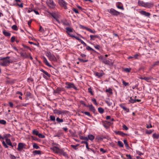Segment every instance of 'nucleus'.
<instances>
[{"mask_svg": "<svg viewBox=\"0 0 159 159\" xmlns=\"http://www.w3.org/2000/svg\"><path fill=\"white\" fill-rule=\"evenodd\" d=\"M39 31L42 32H44V30L41 26H40Z\"/></svg>", "mask_w": 159, "mask_h": 159, "instance_id": "603ef678", "label": "nucleus"}, {"mask_svg": "<svg viewBox=\"0 0 159 159\" xmlns=\"http://www.w3.org/2000/svg\"><path fill=\"white\" fill-rule=\"evenodd\" d=\"M152 137L154 139H158L159 137V135L156 133H154L152 135Z\"/></svg>", "mask_w": 159, "mask_h": 159, "instance_id": "bb28decb", "label": "nucleus"}, {"mask_svg": "<svg viewBox=\"0 0 159 159\" xmlns=\"http://www.w3.org/2000/svg\"><path fill=\"white\" fill-rule=\"evenodd\" d=\"M92 101L93 102L94 104L96 105H98V103L96 102V99L94 98V99H92Z\"/></svg>", "mask_w": 159, "mask_h": 159, "instance_id": "052dcab7", "label": "nucleus"}, {"mask_svg": "<svg viewBox=\"0 0 159 159\" xmlns=\"http://www.w3.org/2000/svg\"><path fill=\"white\" fill-rule=\"evenodd\" d=\"M78 59L81 62H86L88 61V60H83L82 59L79 58Z\"/></svg>", "mask_w": 159, "mask_h": 159, "instance_id": "864d4df0", "label": "nucleus"}, {"mask_svg": "<svg viewBox=\"0 0 159 159\" xmlns=\"http://www.w3.org/2000/svg\"><path fill=\"white\" fill-rule=\"evenodd\" d=\"M100 150L101 152H102L103 153H104L106 152V150H104L103 148H100Z\"/></svg>", "mask_w": 159, "mask_h": 159, "instance_id": "69168bd1", "label": "nucleus"}, {"mask_svg": "<svg viewBox=\"0 0 159 159\" xmlns=\"http://www.w3.org/2000/svg\"><path fill=\"white\" fill-rule=\"evenodd\" d=\"M139 13L145 16H146L149 17L150 14L149 12H147L145 11H141L139 12Z\"/></svg>", "mask_w": 159, "mask_h": 159, "instance_id": "9d476101", "label": "nucleus"}, {"mask_svg": "<svg viewBox=\"0 0 159 159\" xmlns=\"http://www.w3.org/2000/svg\"><path fill=\"white\" fill-rule=\"evenodd\" d=\"M64 90V89L62 88H58L54 90V92L55 93H60L62 91Z\"/></svg>", "mask_w": 159, "mask_h": 159, "instance_id": "9b49d317", "label": "nucleus"}, {"mask_svg": "<svg viewBox=\"0 0 159 159\" xmlns=\"http://www.w3.org/2000/svg\"><path fill=\"white\" fill-rule=\"evenodd\" d=\"M106 92H108L109 93H112V90L111 89H107L106 90Z\"/></svg>", "mask_w": 159, "mask_h": 159, "instance_id": "13d9d810", "label": "nucleus"}, {"mask_svg": "<svg viewBox=\"0 0 159 159\" xmlns=\"http://www.w3.org/2000/svg\"><path fill=\"white\" fill-rule=\"evenodd\" d=\"M98 110L99 112L100 113L102 114L104 112V109L101 107L98 108Z\"/></svg>", "mask_w": 159, "mask_h": 159, "instance_id": "c756f323", "label": "nucleus"}, {"mask_svg": "<svg viewBox=\"0 0 159 159\" xmlns=\"http://www.w3.org/2000/svg\"><path fill=\"white\" fill-rule=\"evenodd\" d=\"M33 153L35 154H40L41 153V151L39 150H35L33 151Z\"/></svg>", "mask_w": 159, "mask_h": 159, "instance_id": "473e14b6", "label": "nucleus"}, {"mask_svg": "<svg viewBox=\"0 0 159 159\" xmlns=\"http://www.w3.org/2000/svg\"><path fill=\"white\" fill-rule=\"evenodd\" d=\"M109 13L112 15L116 16H117L120 15V12L115 10L113 9H111L109 11Z\"/></svg>", "mask_w": 159, "mask_h": 159, "instance_id": "423d86ee", "label": "nucleus"}, {"mask_svg": "<svg viewBox=\"0 0 159 159\" xmlns=\"http://www.w3.org/2000/svg\"><path fill=\"white\" fill-rule=\"evenodd\" d=\"M56 120L58 122H63V119H60L59 117H57V118Z\"/></svg>", "mask_w": 159, "mask_h": 159, "instance_id": "ea45409f", "label": "nucleus"}, {"mask_svg": "<svg viewBox=\"0 0 159 159\" xmlns=\"http://www.w3.org/2000/svg\"><path fill=\"white\" fill-rule=\"evenodd\" d=\"M66 84L67 85L66 88L67 89L73 88L75 90H77V88L75 86L74 84L73 83H70L69 82H66Z\"/></svg>", "mask_w": 159, "mask_h": 159, "instance_id": "7ed1b4c3", "label": "nucleus"}, {"mask_svg": "<svg viewBox=\"0 0 159 159\" xmlns=\"http://www.w3.org/2000/svg\"><path fill=\"white\" fill-rule=\"evenodd\" d=\"M59 3L60 6L63 7L64 9H66L67 8L66 4L63 0H59Z\"/></svg>", "mask_w": 159, "mask_h": 159, "instance_id": "6e6552de", "label": "nucleus"}, {"mask_svg": "<svg viewBox=\"0 0 159 159\" xmlns=\"http://www.w3.org/2000/svg\"><path fill=\"white\" fill-rule=\"evenodd\" d=\"M122 83L125 86H127L129 85V84L128 83L126 82L124 80H122Z\"/></svg>", "mask_w": 159, "mask_h": 159, "instance_id": "a18cd8bd", "label": "nucleus"}, {"mask_svg": "<svg viewBox=\"0 0 159 159\" xmlns=\"http://www.w3.org/2000/svg\"><path fill=\"white\" fill-rule=\"evenodd\" d=\"M80 138L81 140H84L88 141V139L87 137H84L83 136H80Z\"/></svg>", "mask_w": 159, "mask_h": 159, "instance_id": "c85d7f7f", "label": "nucleus"}, {"mask_svg": "<svg viewBox=\"0 0 159 159\" xmlns=\"http://www.w3.org/2000/svg\"><path fill=\"white\" fill-rule=\"evenodd\" d=\"M33 134L34 135H35L38 136L39 133L38 131L37 130H34L33 131Z\"/></svg>", "mask_w": 159, "mask_h": 159, "instance_id": "2f4dec72", "label": "nucleus"}, {"mask_svg": "<svg viewBox=\"0 0 159 159\" xmlns=\"http://www.w3.org/2000/svg\"><path fill=\"white\" fill-rule=\"evenodd\" d=\"M20 55L21 56L24 58H27L28 57V56L25 53H21Z\"/></svg>", "mask_w": 159, "mask_h": 159, "instance_id": "7c9ffc66", "label": "nucleus"}, {"mask_svg": "<svg viewBox=\"0 0 159 159\" xmlns=\"http://www.w3.org/2000/svg\"><path fill=\"white\" fill-rule=\"evenodd\" d=\"M38 136L39 137L42 138H43L45 137L44 135L42 134H41L39 133Z\"/></svg>", "mask_w": 159, "mask_h": 159, "instance_id": "3c124183", "label": "nucleus"}, {"mask_svg": "<svg viewBox=\"0 0 159 159\" xmlns=\"http://www.w3.org/2000/svg\"><path fill=\"white\" fill-rule=\"evenodd\" d=\"M85 28V29L86 30L88 31H89L91 33L95 34L96 33V31H95V30H91V29L88 28L87 27H84Z\"/></svg>", "mask_w": 159, "mask_h": 159, "instance_id": "b1692460", "label": "nucleus"}, {"mask_svg": "<svg viewBox=\"0 0 159 159\" xmlns=\"http://www.w3.org/2000/svg\"><path fill=\"white\" fill-rule=\"evenodd\" d=\"M60 153L63 156L66 157H68L67 154L66 152H64L62 149H61V152H60Z\"/></svg>", "mask_w": 159, "mask_h": 159, "instance_id": "a878e982", "label": "nucleus"}, {"mask_svg": "<svg viewBox=\"0 0 159 159\" xmlns=\"http://www.w3.org/2000/svg\"><path fill=\"white\" fill-rule=\"evenodd\" d=\"M122 127L124 129H125L126 130H127L128 129V127L127 126H126V125H123Z\"/></svg>", "mask_w": 159, "mask_h": 159, "instance_id": "5fc2aeb1", "label": "nucleus"}, {"mask_svg": "<svg viewBox=\"0 0 159 159\" xmlns=\"http://www.w3.org/2000/svg\"><path fill=\"white\" fill-rule=\"evenodd\" d=\"M131 70V69L130 68H126L124 70L126 72H130Z\"/></svg>", "mask_w": 159, "mask_h": 159, "instance_id": "bf43d9fd", "label": "nucleus"}, {"mask_svg": "<svg viewBox=\"0 0 159 159\" xmlns=\"http://www.w3.org/2000/svg\"><path fill=\"white\" fill-rule=\"evenodd\" d=\"M2 143L3 144V145L5 147V148H7L8 147V146H7V144H6V143H5V141H3L2 142Z\"/></svg>", "mask_w": 159, "mask_h": 159, "instance_id": "6e6d98bb", "label": "nucleus"}, {"mask_svg": "<svg viewBox=\"0 0 159 159\" xmlns=\"http://www.w3.org/2000/svg\"><path fill=\"white\" fill-rule=\"evenodd\" d=\"M66 32L71 36L72 37H75V36L73 35H71L69 33L70 32H72L73 31L72 29L70 27H67L66 28Z\"/></svg>", "mask_w": 159, "mask_h": 159, "instance_id": "f8f14e48", "label": "nucleus"}, {"mask_svg": "<svg viewBox=\"0 0 159 159\" xmlns=\"http://www.w3.org/2000/svg\"><path fill=\"white\" fill-rule=\"evenodd\" d=\"M159 65V61L155 62L153 65H152V67H154Z\"/></svg>", "mask_w": 159, "mask_h": 159, "instance_id": "f704fd0d", "label": "nucleus"}, {"mask_svg": "<svg viewBox=\"0 0 159 159\" xmlns=\"http://www.w3.org/2000/svg\"><path fill=\"white\" fill-rule=\"evenodd\" d=\"M52 149L53 151L57 153H60L61 152V149H60L58 147H54L52 148Z\"/></svg>", "mask_w": 159, "mask_h": 159, "instance_id": "1a4fd4ad", "label": "nucleus"}, {"mask_svg": "<svg viewBox=\"0 0 159 159\" xmlns=\"http://www.w3.org/2000/svg\"><path fill=\"white\" fill-rule=\"evenodd\" d=\"M118 144L120 147H122L123 146V143L120 141H118Z\"/></svg>", "mask_w": 159, "mask_h": 159, "instance_id": "72a5a7b5", "label": "nucleus"}, {"mask_svg": "<svg viewBox=\"0 0 159 159\" xmlns=\"http://www.w3.org/2000/svg\"><path fill=\"white\" fill-rule=\"evenodd\" d=\"M12 29L15 30H18L17 27L16 25H14L12 26Z\"/></svg>", "mask_w": 159, "mask_h": 159, "instance_id": "c9c22d12", "label": "nucleus"}, {"mask_svg": "<svg viewBox=\"0 0 159 159\" xmlns=\"http://www.w3.org/2000/svg\"><path fill=\"white\" fill-rule=\"evenodd\" d=\"M117 7L118 8L121 9L122 10H123L124 9L123 6H119V5H117Z\"/></svg>", "mask_w": 159, "mask_h": 159, "instance_id": "680f3d73", "label": "nucleus"}, {"mask_svg": "<svg viewBox=\"0 0 159 159\" xmlns=\"http://www.w3.org/2000/svg\"><path fill=\"white\" fill-rule=\"evenodd\" d=\"M124 143L125 144V146L126 147H129V145L128 144V143H127V140H124Z\"/></svg>", "mask_w": 159, "mask_h": 159, "instance_id": "09e8293b", "label": "nucleus"}, {"mask_svg": "<svg viewBox=\"0 0 159 159\" xmlns=\"http://www.w3.org/2000/svg\"><path fill=\"white\" fill-rule=\"evenodd\" d=\"M153 131V130H147L146 131V134H150Z\"/></svg>", "mask_w": 159, "mask_h": 159, "instance_id": "4c0bfd02", "label": "nucleus"}, {"mask_svg": "<svg viewBox=\"0 0 159 159\" xmlns=\"http://www.w3.org/2000/svg\"><path fill=\"white\" fill-rule=\"evenodd\" d=\"M102 62L107 65H109L110 64V61L108 60H107L105 59H103V61H102Z\"/></svg>", "mask_w": 159, "mask_h": 159, "instance_id": "5701e85b", "label": "nucleus"}, {"mask_svg": "<svg viewBox=\"0 0 159 159\" xmlns=\"http://www.w3.org/2000/svg\"><path fill=\"white\" fill-rule=\"evenodd\" d=\"M75 38L78 41L80 42L82 44H83L84 46L85 47L87 46L86 44L82 40H81L78 37H75Z\"/></svg>", "mask_w": 159, "mask_h": 159, "instance_id": "a211bd4d", "label": "nucleus"}, {"mask_svg": "<svg viewBox=\"0 0 159 159\" xmlns=\"http://www.w3.org/2000/svg\"><path fill=\"white\" fill-rule=\"evenodd\" d=\"M120 107L123 108L124 110L126 111V112H129V110L128 108H126V107L124 106L122 104L120 105Z\"/></svg>", "mask_w": 159, "mask_h": 159, "instance_id": "aec40b11", "label": "nucleus"}, {"mask_svg": "<svg viewBox=\"0 0 159 159\" xmlns=\"http://www.w3.org/2000/svg\"><path fill=\"white\" fill-rule=\"evenodd\" d=\"M24 147V144L22 143H19L18 145V150L20 151Z\"/></svg>", "mask_w": 159, "mask_h": 159, "instance_id": "2eb2a0df", "label": "nucleus"}, {"mask_svg": "<svg viewBox=\"0 0 159 159\" xmlns=\"http://www.w3.org/2000/svg\"><path fill=\"white\" fill-rule=\"evenodd\" d=\"M106 102L109 106H111L112 104V102L110 101H106Z\"/></svg>", "mask_w": 159, "mask_h": 159, "instance_id": "de8ad7c7", "label": "nucleus"}, {"mask_svg": "<svg viewBox=\"0 0 159 159\" xmlns=\"http://www.w3.org/2000/svg\"><path fill=\"white\" fill-rule=\"evenodd\" d=\"M15 39V37L13 36L11 38V41L12 42H13Z\"/></svg>", "mask_w": 159, "mask_h": 159, "instance_id": "0e129e2a", "label": "nucleus"}, {"mask_svg": "<svg viewBox=\"0 0 159 159\" xmlns=\"http://www.w3.org/2000/svg\"><path fill=\"white\" fill-rule=\"evenodd\" d=\"M79 145L78 144H77L76 145H71V146L72 148L75 149V150L77 149V148H76Z\"/></svg>", "mask_w": 159, "mask_h": 159, "instance_id": "58836bf2", "label": "nucleus"}, {"mask_svg": "<svg viewBox=\"0 0 159 159\" xmlns=\"http://www.w3.org/2000/svg\"><path fill=\"white\" fill-rule=\"evenodd\" d=\"M152 78L151 77H144L143 80L148 82L149 80Z\"/></svg>", "mask_w": 159, "mask_h": 159, "instance_id": "e433bc0d", "label": "nucleus"}, {"mask_svg": "<svg viewBox=\"0 0 159 159\" xmlns=\"http://www.w3.org/2000/svg\"><path fill=\"white\" fill-rule=\"evenodd\" d=\"M138 5L142 7L149 8L153 6V4L148 2H144L143 1H139L138 2Z\"/></svg>", "mask_w": 159, "mask_h": 159, "instance_id": "f03ea898", "label": "nucleus"}, {"mask_svg": "<svg viewBox=\"0 0 159 159\" xmlns=\"http://www.w3.org/2000/svg\"><path fill=\"white\" fill-rule=\"evenodd\" d=\"M55 114H57L58 115L64 114L66 113V111L60 110H58L55 109L53 111Z\"/></svg>", "mask_w": 159, "mask_h": 159, "instance_id": "0eeeda50", "label": "nucleus"}, {"mask_svg": "<svg viewBox=\"0 0 159 159\" xmlns=\"http://www.w3.org/2000/svg\"><path fill=\"white\" fill-rule=\"evenodd\" d=\"M40 70L43 72L44 74H45L47 77H50V74H49L45 70H44L43 69H42Z\"/></svg>", "mask_w": 159, "mask_h": 159, "instance_id": "412c9836", "label": "nucleus"}, {"mask_svg": "<svg viewBox=\"0 0 159 159\" xmlns=\"http://www.w3.org/2000/svg\"><path fill=\"white\" fill-rule=\"evenodd\" d=\"M88 90H89V92L92 95H93V94L92 92V89L91 88H89L88 89Z\"/></svg>", "mask_w": 159, "mask_h": 159, "instance_id": "e2e57ef3", "label": "nucleus"}, {"mask_svg": "<svg viewBox=\"0 0 159 159\" xmlns=\"http://www.w3.org/2000/svg\"><path fill=\"white\" fill-rule=\"evenodd\" d=\"M96 75L100 77L102 76V74L101 73L97 72L96 73Z\"/></svg>", "mask_w": 159, "mask_h": 159, "instance_id": "8fccbe9b", "label": "nucleus"}, {"mask_svg": "<svg viewBox=\"0 0 159 159\" xmlns=\"http://www.w3.org/2000/svg\"><path fill=\"white\" fill-rule=\"evenodd\" d=\"M3 34L6 36H10L11 35V34L6 30H4L3 32Z\"/></svg>", "mask_w": 159, "mask_h": 159, "instance_id": "393cba45", "label": "nucleus"}, {"mask_svg": "<svg viewBox=\"0 0 159 159\" xmlns=\"http://www.w3.org/2000/svg\"><path fill=\"white\" fill-rule=\"evenodd\" d=\"M88 139L92 141L94 139V136L92 134H89L88 135Z\"/></svg>", "mask_w": 159, "mask_h": 159, "instance_id": "4be33fe9", "label": "nucleus"}, {"mask_svg": "<svg viewBox=\"0 0 159 159\" xmlns=\"http://www.w3.org/2000/svg\"><path fill=\"white\" fill-rule=\"evenodd\" d=\"M87 107L89 108L90 110L91 111H93V112H95V109H94V107L93 106L92 104L89 105Z\"/></svg>", "mask_w": 159, "mask_h": 159, "instance_id": "f3484780", "label": "nucleus"}, {"mask_svg": "<svg viewBox=\"0 0 159 159\" xmlns=\"http://www.w3.org/2000/svg\"><path fill=\"white\" fill-rule=\"evenodd\" d=\"M110 123L109 122L105 121L103 122V126L106 128L107 129L109 128V126L110 125Z\"/></svg>", "mask_w": 159, "mask_h": 159, "instance_id": "ddd939ff", "label": "nucleus"}, {"mask_svg": "<svg viewBox=\"0 0 159 159\" xmlns=\"http://www.w3.org/2000/svg\"><path fill=\"white\" fill-rule=\"evenodd\" d=\"M96 139H97L98 140H103V138L101 137L98 136L96 138Z\"/></svg>", "mask_w": 159, "mask_h": 159, "instance_id": "774afa93", "label": "nucleus"}, {"mask_svg": "<svg viewBox=\"0 0 159 159\" xmlns=\"http://www.w3.org/2000/svg\"><path fill=\"white\" fill-rule=\"evenodd\" d=\"M33 147L36 149H38L39 148V146L36 143H34L33 145Z\"/></svg>", "mask_w": 159, "mask_h": 159, "instance_id": "79ce46f5", "label": "nucleus"}, {"mask_svg": "<svg viewBox=\"0 0 159 159\" xmlns=\"http://www.w3.org/2000/svg\"><path fill=\"white\" fill-rule=\"evenodd\" d=\"M90 37L91 38V39H93V40H94V39H93L94 38H98L99 37V36H98L97 35H91L90 36Z\"/></svg>", "mask_w": 159, "mask_h": 159, "instance_id": "cd10ccee", "label": "nucleus"}, {"mask_svg": "<svg viewBox=\"0 0 159 159\" xmlns=\"http://www.w3.org/2000/svg\"><path fill=\"white\" fill-rule=\"evenodd\" d=\"M145 69V68L144 67H141L139 70L138 71H140L141 70H144Z\"/></svg>", "mask_w": 159, "mask_h": 159, "instance_id": "338daca9", "label": "nucleus"}, {"mask_svg": "<svg viewBox=\"0 0 159 159\" xmlns=\"http://www.w3.org/2000/svg\"><path fill=\"white\" fill-rule=\"evenodd\" d=\"M84 113L85 114L89 116H91L90 113L89 112L85 111L84 112Z\"/></svg>", "mask_w": 159, "mask_h": 159, "instance_id": "4d7b16f0", "label": "nucleus"}, {"mask_svg": "<svg viewBox=\"0 0 159 159\" xmlns=\"http://www.w3.org/2000/svg\"><path fill=\"white\" fill-rule=\"evenodd\" d=\"M46 55L48 57L50 60L53 61H56L57 59L55 56L53 55L50 52H48L46 54Z\"/></svg>", "mask_w": 159, "mask_h": 159, "instance_id": "20e7f679", "label": "nucleus"}, {"mask_svg": "<svg viewBox=\"0 0 159 159\" xmlns=\"http://www.w3.org/2000/svg\"><path fill=\"white\" fill-rule=\"evenodd\" d=\"M47 4L48 7L51 9H53L55 7L56 5L52 0H49Z\"/></svg>", "mask_w": 159, "mask_h": 159, "instance_id": "39448f33", "label": "nucleus"}, {"mask_svg": "<svg viewBox=\"0 0 159 159\" xmlns=\"http://www.w3.org/2000/svg\"><path fill=\"white\" fill-rule=\"evenodd\" d=\"M0 123L3 125H5L6 123V122L4 120H0Z\"/></svg>", "mask_w": 159, "mask_h": 159, "instance_id": "37998d69", "label": "nucleus"}, {"mask_svg": "<svg viewBox=\"0 0 159 159\" xmlns=\"http://www.w3.org/2000/svg\"><path fill=\"white\" fill-rule=\"evenodd\" d=\"M115 133L117 134L120 135L123 137H124L125 136L127 135V134H125L120 131H115Z\"/></svg>", "mask_w": 159, "mask_h": 159, "instance_id": "4468645a", "label": "nucleus"}, {"mask_svg": "<svg viewBox=\"0 0 159 159\" xmlns=\"http://www.w3.org/2000/svg\"><path fill=\"white\" fill-rule=\"evenodd\" d=\"M129 102L132 103H133L135 102H136V100H134L132 99V97L130 98V99L129 100Z\"/></svg>", "mask_w": 159, "mask_h": 159, "instance_id": "c03bdc74", "label": "nucleus"}, {"mask_svg": "<svg viewBox=\"0 0 159 159\" xmlns=\"http://www.w3.org/2000/svg\"><path fill=\"white\" fill-rule=\"evenodd\" d=\"M6 143L9 145L13 147V146L12 144V143L10 139L7 138L6 139Z\"/></svg>", "mask_w": 159, "mask_h": 159, "instance_id": "dca6fc26", "label": "nucleus"}, {"mask_svg": "<svg viewBox=\"0 0 159 159\" xmlns=\"http://www.w3.org/2000/svg\"><path fill=\"white\" fill-rule=\"evenodd\" d=\"M43 61L44 63L48 66L49 67H51V65L49 64L47 59L45 57H44L43 58Z\"/></svg>", "mask_w": 159, "mask_h": 159, "instance_id": "6ab92c4d", "label": "nucleus"}, {"mask_svg": "<svg viewBox=\"0 0 159 159\" xmlns=\"http://www.w3.org/2000/svg\"><path fill=\"white\" fill-rule=\"evenodd\" d=\"M86 49L88 50H92L93 51H94V50L93 49H92V48H91L89 46H87Z\"/></svg>", "mask_w": 159, "mask_h": 159, "instance_id": "49530a36", "label": "nucleus"}, {"mask_svg": "<svg viewBox=\"0 0 159 159\" xmlns=\"http://www.w3.org/2000/svg\"><path fill=\"white\" fill-rule=\"evenodd\" d=\"M50 120L52 121H55V117L53 116H50Z\"/></svg>", "mask_w": 159, "mask_h": 159, "instance_id": "a19ab883", "label": "nucleus"}, {"mask_svg": "<svg viewBox=\"0 0 159 159\" xmlns=\"http://www.w3.org/2000/svg\"><path fill=\"white\" fill-rule=\"evenodd\" d=\"M12 62V61L10 59V57H7L0 59V65L6 66Z\"/></svg>", "mask_w": 159, "mask_h": 159, "instance_id": "f257e3e1", "label": "nucleus"}]
</instances>
